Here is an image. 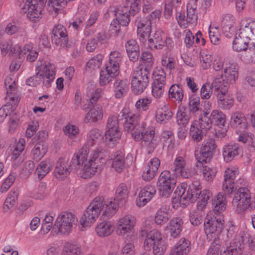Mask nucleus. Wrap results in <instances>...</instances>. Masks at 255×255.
Returning a JSON list of instances; mask_svg holds the SVG:
<instances>
[{"instance_id": "1", "label": "nucleus", "mask_w": 255, "mask_h": 255, "mask_svg": "<svg viewBox=\"0 0 255 255\" xmlns=\"http://www.w3.org/2000/svg\"><path fill=\"white\" fill-rule=\"evenodd\" d=\"M101 137V131L99 129H92L88 133L86 142L72 158V163L77 164L78 169L84 171V177L90 178L101 173L106 164V159L101 155L104 149L101 146L93 148Z\"/></svg>"}, {"instance_id": "2", "label": "nucleus", "mask_w": 255, "mask_h": 255, "mask_svg": "<svg viewBox=\"0 0 255 255\" xmlns=\"http://www.w3.org/2000/svg\"><path fill=\"white\" fill-rule=\"evenodd\" d=\"M140 119L139 115L131 112L128 107H124L119 114L120 121H124L125 130L130 133L135 140H141L142 146L147 149L148 153H151L158 144L155 128L147 126L144 122L139 124Z\"/></svg>"}, {"instance_id": "3", "label": "nucleus", "mask_w": 255, "mask_h": 255, "mask_svg": "<svg viewBox=\"0 0 255 255\" xmlns=\"http://www.w3.org/2000/svg\"><path fill=\"white\" fill-rule=\"evenodd\" d=\"M117 211V205L112 200H105L103 197H96L92 201L82 216L80 222L82 228L90 227L95 222L101 211L105 217H112Z\"/></svg>"}, {"instance_id": "4", "label": "nucleus", "mask_w": 255, "mask_h": 255, "mask_svg": "<svg viewBox=\"0 0 255 255\" xmlns=\"http://www.w3.org/2000/svg\"><path fill=\"white\" fill-rule=\"evenodd\" d=\"M117 211V205L112 200H105L103 197H96L92 201L82 216L80 222L82 228L90 227L95 222L101 211L105 217H112Z\"/></svg>"}, {"instance_id": "5", "label": "nucleus", "mask_w": 255, "mask_h": 255, "mask_svg": "<svg viewBox=\"0 0 255 255\" xmlns=\"http://www.w3.org/2000/svg\"><path fill=\"white\" fill-rule=\"evenodd\" d=\"M55 69L54 64L48 62H45L43 65L37 64L36 74L26 80V85L36 86L42 82L45 87H49L55 78Z\"/></svg>"}, {"instance_id": "6", "label": "nucleus", "mask_w": 255, "mask_h": 255, "mask_svg": "<svg viewBox=\"0 0 255 255\" xmlns=\"http://www.w3.org/2000/svg\"><path fill=\"white\" fill-rule=\"evenodd\" d=\"M122 60V55L120 52L114 51L110 53L105 68L100 72V84L101 86L109 83L118 75Z\"/></svg>"}, {"instance_id": "7", "label": "nucleus", "mask_w": 255, "mask_h": 255, "mask_svg": "<svg viewBox=\"0 0 255 255\" xmlns=\"http://www.w3.org/2000/svg\"><path fill=\"white\" fill-rule=\"evenodd\" d=\"M224 218L222 215L215 214L212 216L208 214L204 222V231L210 240L220 239L219 236L224 227Z\"/></svg>"}, {"instance_id": "8", "label": "nucleus", "mask_w": 255, "mask_h": 255, "mask_svg": "<svg viewBox=\"0 0 255 255\" xmlns=\"http://www.w3.org/2000/svg\"><path fill=\"white\" fill-rule=\"evenodd\" d=\"M149 72L140 67L135 68L131 75V88L132 92L136 95L142 93L146 88L149 83Z\"/></svg>"}, {"instance_id": "9", "label": "nucleus", "mask_w": 255, "mask_h": 255, "mask_svg": "<svg viewBox=\"0 0 255 255\" xmlns=\"http://www.w3.org/2000/svg\"><path fill=\"white\" fill-rule=\"evenodd\" d=\"M234 197L232 205L239 212H243L251 206V195L249 190L246 187H241L233 190Z\"/></svg>"}, {"instance_id": "10", "label": "nucleus", "mask_w": 255, "mask_h": 255, "mask_svg": "<svg viewBox=\"0 0 255 255\" xmlns=\"http://www.w3.org/2000/svg\"><path fill=\"white\" fill-rule=\"evenodd\" d=\"M77 222V219L74 214L69 212H62L58 215L54 227L58 228L61 233L68 235Z\"/></svg>"}, {"instance_id": "11", "label": "nucleus", "mask_w": 255, "mask_h": 255, "mask_svg": "<svg viewBox=\"0 0 255 255\" xmlns=\"http://www.w3.org/2000/svg\"><path fill=\"white\" fill-rule=\"evenodd\" d=\"M176 183V180L171 176L168 170L162 171L158 178L157 186L160 195L168 197L172 193Z\"/></svg>"}, {"instance_id": "12", "label": "nucleus", "mask_w": 255, "mask_h": 255, "mask_svg": "<svg viewBox=\"0 0 255 255\" xmlns=\"http://www.w3.org/2000/svg\"><path fill=\"white\" fill-rule=\"evenodd\" d=\"M120 122L119 117L112 115L108 118L107 130L105 133V142L107 144L114 145L120 139L122 134L119 128V123Z\"/></svg>"}, {"instance_id": "13", "label": "nucleus", "mask_w": 255, "mask_h": 255, "mask_svg": "<svg viewBox=\"0 0 255 255\" xmlns=\"http://www.w3.org/2000/svg\"><path fill=\"white\" fill-rule=\"evenodd\" d=\"M71 163V164H70L68 163V160L66 158H59L56 163L54 171L55 177L59 179H63L70 174L71 170L73 169L76 172H79L82 177L84 179H86L87 178L83 176L84 174V171L81 169H78L76 167L77 164L72 163V160Z\"/></svg>"}, {"instance_id": "14", "label": "nucleus", "mask_w": 255, "mask_h": 255, "mask_svg": "<svg viewBox=\"0 0 255 255\" xmlns=\"http://www.w3.org/2000/svg\"><path fill=\"white\" fill-rule=\"evenodd\" d=\"M171 170L175 175L183 178H190L194 174L187 163L186 156L177 155L174 160Z\"/></svg>"}, {"instance_id": "15", "label": "nucleus", "mask_w": 255, "mask_h": 255, "mask_svg": "<svg viewBox=\"0 0 255 255\" xmlns=\"http://www.w3.org/2000/svg\"><path fill=\"white\" fill-rule=\"evenodd\" d=\"M216 148L214 139L210 138L205 140L201 147L200 154L195 155L197 161L201 163H207L212 158Z\"/></svg>"}, {"instance_id": "16", "label": "nucleus", "mask_w": 255, "mask_h": 255, "mask_svg": "<svg viewBox=\"0 0 255 255\" xmlns=\"http://www.w3.org/2000/svg\"><path fill=\"white\" fill-rule=\"evenodd\" d=\"M136 223L135 218L130 215H127L121 218L117 223L116 232L119 236H125L132 232Z\"/></svg>"}, {"instance_id": "17", "label": "nucleus", "mask_w": 255, "mask_h": 255, "mask_svg": "<svg viewBox=\"0 0 255 255\" xmlns=\"http://www.w3.org/2000/svg\"><path fill=\"white\" fill-rule=\"evenodd\" d=\"M239 170L235 167L228 168L225 170L224 180L223 182V190L226 194H232L234 190L235 181L239 175Z\"/></svg>"}, {"instance_id": "18", "label": "nucleus", "mask_w": 255, "mask_h": 255, "mask_svg": "<svg viewBox=\"0 0 255 255\" xmlns=\"http://www.w3.org/2000/svg\"><path fill=\"white\" fill-rule=\"evenodd\" d=\"M131 8L127 5L119 6L117 8L111 7L110 12H113L117 20L122 26H127L130 21V15H134L135 13H131Z\"/></svg>"}, {"instance_id": "19", "label": "nucleus", "mask_w": 255, "mask_h": 255, "mask_svg": "<svg viewBox=\"0 0 255 255\" xmlns=\"http://www.w3.org/2000/svg\"><path fill=\"white\" fill-rule=\"evenodd\" d=\"M52 40L56 45L67 47L68 35L66 28L61 24L55 25L52 33Z\"/></svg>"}, {"instance_id": "20", "label": "nucleus", "mask_w": 255, "mask_h": 255, "mask_svg": "<svg viewBox=\"0 0 255 255\" xmlns=\"http://www.w3.org/2000/svg\"><path fill=\"white\" fill-rule=\"evenodd\" d=\"M243 151L242 146L238 143L231 142L223 148V156L226 162H231Z\"/></svg>"}, {"instance_id": "21", "label": "nucleus", "mask_w": 255, "mask_h": 255, "mask_svg": "<svg viewBox=\"0 0 255 255\" xmlns=\"http://www.w3.org/2000/svg\"><path fill=\"white\" fill-rule=\"evenodd\" d=\"M156 193L154 186L147 185L141 189L136 200V204L138 207L145 205Z\"/></svg>"}, {"instance_id": "22", "label": "nucleus", "mask_w": 255, "mask_h": 255, "mask_svg": "<svg viewBox=\"0 0 255 255\" xmlns=\"http://www.w3.org/2000/svg\"><path fill=\"white\" fill-rule=\"evenodd\" d=\"M244 238L242 234L236 235L235 239L220 255H239L242 250L244 249Z\"/></svg>"}, {"instance_id": "23", "label": "nucleus", "mask_w": 255, "mask_h": 255, "mask_svg": "<svg viewBox=\"0 0 255 255\" xmlns=\"http://www.w3.org/2000/svg\"><path fill=\"white\" fill-rule=\"evenodd\" d=\"M151 22L146 18L141 19L137 24V33L140 41L145 43L149 38L151 31Z\"/></svg>"}, {"instance_id": "24", "label": "nucleus", "mask_w": 255, "mask_h": 255, "mask_svg": "<svg viewBox=\"0 0 255 255\" xmlns=\"http://www.w3.org/2000/svg\"><path fill=\"white\" fill-rule=\"evenodd\" d=\"M140 236L145 238L143 246L146 251L150 250L155 242H157L162 238L161 233L156 230H151L149 232H147L146 230H142L140 233Z\"/></svg>"}, {"instance_id": "25", "label": "nucleus", "mask_w": 255, "mask_h": 255, "mask_svg": "<svg viewBox=\"0 0 255 255\" xmlns=\"http://www.w3.org/2000/svg\"><path fill=\"white\" fill-rule=\"evenodd\" d=\"M42 6L38 3L21 5V11L27 13V16L31 21H38L41 17Z\"/></svg>"}, {"instance_id": "26", "label": "nucleus", "mask_w": 255, "mask_h": 255, "mask_svg": "<svg viewBox=\"0 0 255 255\" xmlns=\"http://www.w3.org/2000/svg\"><path fill=\"white\" fill-rule=\"evenodd\" d=\"M130 188L125 183L120 184L116 188L114 199L112 200L113 203H116L117 205V209L119 205H123L126 202L128 197Z\"/></svg>"}, {"instance_id": "27", "label": "nucleus", "mask_w": 255, "mask_h": 255, "mask_svg": "<svg viewBox=\"0 0 255 255\" xmlns=\"http://www.w3.org/2000/svg\"><path fill=\"white\" fill-rule=\"evenodd\" d=\"M103 109L101 105H97L91 107L84 119L85 123H96L102 120Z\"/></svg>"}, {"instance_id": "28", "label": "nucleus", "mask_w": 255, "mask_h": 255, "mask_svg": "<svg viewBox=\"0 0 255 255\" xmlns=\"http://www.w3.org/2000/svg\"><path fill=\"white\" fill-rule=\"evenodd\" d=\"M231 125L240 131H244L248 128V123L244 114L236 112L232 114L231 117Z\"/></svg>"}, {"instance_id": "29", "label": "nucleus", "mask_w": 255, "mask_h": 255, "mask_svg": "<svg viewBox=\"0 0 255 255\" xmlns=\"http://www.w3.org/2000/svg\"><path fill=\"white\" fill-rule=\"evenodd\" d=\"M190 241L184 238H181L172 248L170 255H183L187 254L190 250Z\"/></svg>"}, {"instance_id": "30", "label": "nucleus", "mask_w": 255, "mask_h": 255, "mask_svg": "<svg viewBox=\"0 0 255 255\" xmlns=\"http://www.w3.org/2000/svg\"><path fill=\"white\" fill-rule=\"evenodd\" d=\"M174 193L177 196L178 199H179L180 201H173L174 208L175 207L174 204L176 203H178L179 202L180 203L183 202V204L185 205L188 203L189 202L192 203L194 202H192V197H191V193L189 192V189L186 191L185 185L178 186Z\"/></svg>"}, {"instance_id": "31", "label": "nucleus", "mask_w": 255, "mask_h": 255, "mask_svg": "<svg viewBox=\"0 0 255 255\" xmlns=\"http://www.w3.org/2000/svg\"><path fill=\"white\" fill-rule=\"evenodd\" d=\"M183 221L180 217H175L171 219L167 226L170 236L174 238H178L182 230Z\"/></svg>"}, {"instance_id": "32", "label": "nucleus", "mask_w": 255, "mask_h": 255, "mask_svg": "<svg viewBox=\"0 0 255 255\" xmlns=\"http://www.w3.org/2000/svg\"><path fill=\"white\" fill-rule=\"evenodd\" d=\"M128 90V82L126 80L117 79L114 83V92L117 99L123 98Z\"/></svg>"}, {"instance_id": "33", "label": "nucleus", "mask_w": 255, "mask_h": 255, "mask_svg": "<svg viewBox=\"0 0 255 255\" xmlns=\"http://www.w3.org/2000/svg\"><path fill=\"white\" fill-rule=\"evenodd\" d=\"M224 76L229 83L235 82L238 76L237 64L229 62L225 63Z\"/></svg>"}, {"instance_id": "34", "label": "nucleus", "mask_w": 255, "mask_h": 255, "mask_svg": "<svg viewBox=\"0 0 255 255\" xmlns=\"http://www.w3.org/2000/svg\"><path fill=\"white\" fill-rule=\"evenodd\" d=\"M218 104L219 107L223 110L230 109L234 104V99L233 97L226 94L225 90L222 93L217 94Z\"/></svg>"}, {"instance_id": "35", "label": "nucleus", "mask_w": 255, "mask_h": 255, "mask_svg": "<svg viewBox=\"0 0 255 255\" xmlns=\"http://www.w3.org/2000/svg\"><path fill=\"white\" fill-rule=\"evenodd\" d=\"M128 55L130 60L136 61L139 57V47L133 39L129 40L125 45Z\"/></svg>"}, {"instance_id": "36", "label": "nucleus", "mask_w": 255, "mask_h": 255, "mask_svg": "<svg viewBox=\"0 0 255 255\" xmlns=\"http://www.w3.org/2000/svg\"><path fill=\"white\" fill-rule=\"evenodd\" d=\"M114 230V225L109 221H103L98 224L95 228L96 234L101 237L110 236Z\"/></svg>"}, {"instance_id": "37", "label": "nucleus", "mask_w": 255, "mask_h": 255, "mask_svg": "<svg viewBox=\"0 0 255 255\" xmlns=\"http://www.w3.org/2000/svg\"><path fill=\"white\" fill-rule=\"evenodd\" d=\"M164 36V33L162 31H155L153 37L147 40L149 47L151 49H161L165 45V41L163 40Z\"/></svg>"}, {"instance_id": "38", "label": "nucleus", "mask_w": 255, "mask_h": 255, "mask_svg": "<svg viewBox=\"0 0 255 255\" xmlns=\"http://www.w3.org/2000/svg\"><path fill=\"white\" fill-rule=\"evenodd\" d=\"M212 204L215 214L220 215L226 209V198L223 193H219L212 200Z\"/></svg>"}, {"instance_id": "39", "label": "nucleus", "mask_w": 255, "mask_h": 255, "mask_svg": "<svg viewBox=\"0 0 255 255\" xmlns=\"http://www.w3.org/2000/svg\"><path fill=\"white\" fill-rule=\"evenodd\" d=\"M112 167L119 173H121L125 168V155L122 151H118L115 153Z\"/></svg>"}, {"instance_id": "40", "label": "nucleus", "mask_w": 255, "mask_h": 255, "mask_svg": "<svg viewBox=\"0 0 255 255\" xmlns=\"http://www.w3.org/2000/svg\"><path fill=\"white\" fill-rule=\"evenodd\" d=\"M184 97V92L180 85L173 84L168 91V97L178 103H181Z\"/></svg>"}, {"instance_id": "41", "label": "nucleus", "mask_w": 255, "mask_h": 255, "mask_svg": "<svg viewBox=\"0 0 255 255\" xmlns=\"http://www.w3.org/2000/svg\"><path fill=\"white\" fill-rule=\"evenodd\" d=\"M248 46L251 51L252 48L250 47H252V45H251V41L236 34L233 42V48L237 51H241L247 49Z\"/></svg>"}, {"instance_id": "42", "label": "nucleus", "mask_w": 255, "mask_h": 255, "mask_svg": "<svg viewBox=\"0 0 255 255\" xmlns=\"http://www.w3.org/2000/svg\"><path fill=\"white\" fill-rule=\"evenodd\" d=\"M25 144V141L24 138H20L18 142L14 146L10 147V150L12 151L11 154V159L13 161L18 160V162H21L20 156L22 151L24 150Z\"/></svg>"}, {"instance_id": "43", "label": "nucleus", "mask_w": 255, "mask_h": 255, "mask_svg": "<svg viewBox=\"0 0 255 255\" xmlns=\"http://www.w3.org/2000/svg\"><path fill=\"white\" fill-rule=\"evenodd\" d=\"M47 152V146L40 142L37 143L31 150L32 159L36 162L40 161Z\"/></svg>"}, {"instance_id": "44", "label": "nucleus", "mask_w": 255, "mask_h": 255, "mask_svg": "<svg viewBox=\"0 0 255 255\" xmlns=\"http://www.w3.org/2000/svg\"><path fill=\"white\" fill-rule=\"evenodd\" d=\"M169 207L167 206H163L158 209L155 215L154 222L159 225L164 224L169 220L168 212Z\"/></svg>"}, {"instance_id": "45", "label": "nucleus", "mask_w": 255, "mask_h": 255, "mask_svg": "<svg viewBox=\"0 0 255 255\" xmlns=\"http://www.w3.org/2000/svg\"><path fill=\"white\" fill-rule=\"evenodd\" d=\"M18 193L17 191L10 192L5 199L3 209L5 212H8L11 210L17 202Z\"/></svg>"}, {"instance_id": "46", "label": "nucleus", "mask_w": 255, "mask_h": 255, "mask_svg": "<svg viewBox=\"0 0 255 255\" xmlns=\"http://www.w3.org/2000/svg\"><path fill=\"white\" fill-rule=\"evenodd\" d=\"M209 117L212 125H217L220 128L224 126L226 122V116L222 111L214 110L211 112Z\"/></svg>"}, {"instance_id": "47", "label": "nucleus", "mask_w": 255, "mask_h": 255, "mask_svg": "<svg viewBox=\"0 0 255 255\" xmlns=\"http://www.w3.org/2000/svg\"><path fill=\"white\" fill-rule=\"evenodd\" d=\"M238 141L243 143H247L249 150L253 152L255 151V141L254 135L251 132H243L240 134L238 138Z\"/></svg>"}, {"instance_id": "48", "label": "nucleus", "mask_w": 255, "mask_h": 255, "mask_svg": "<svg viewBox=\"0 0 255 255\" xmlns=\"http://www.w3.org/2000/svg\"><path fill=\"white\" fill-rule=\"evenodd\" d=\"M248 18L243 19L241 22V27L239 30L237 34L240 35L242 38L247 39L252 42V35L253 33L250 29Z\"/></svg>"}, {"instance_id": "49", "label": "nucleus", "mask_w": 255, "mask_h": 255, "mask_svg": "<svg viewBox=\"0 0 255 255\" xmlns=\"http://www.w3.org/2000/svg\"><path fill=\"white\" fill-rule=\"evenodd\" d=\"M52 164L49 159L41 161L36 169L39 179H42L51 170Z\"/></svg>"}, {"instance_id": "50", "label": "nucleus", "mask_w": 255, "mask_h": 255, "mask_svg": "<svg viewBox=\"0 0 255 255\" xmlns=\"http://www.w3.org/2000/svg\"><path fill=\"white\" fill-rule=\"evenodd\" d=\"M188 189L191 193V197H192V202H195L201 193V186L200 180L196 178H193Z\"/></svg>"}, {"instance_id": "51", "label": "nucleus", "mask_w": 255, "mask_h": 255, "mask_svg": "<svg viewBox=\"0 0 255 255\" xmlns=\"http://www.w3.org/2000/svg\"><path fill=\"white\" fill-rule=\"evenodd\" d=\"M5 105L11 107V110H14L17 106L20 98L19 95L16 91L6 92V96L5 98Z\"/></svg>"}, {"instance_id": "52", "label": "nucleus", "mask_w": 255, "mask_h": 255, "mask_svg": "<svg viewBox=\"0 0 255 255\" xmlns=\"http://www.w3.org/2000/svg\"><path fill=\"white\" fill-rule=\"evenodd\" d=\"M212 195V193L208 190L201 191V193L198 197L199 199L197 204V208L198 210L202 211L205 209L208 203V201Z\"/></svg>"}, {"instance_id": "53", "label": "nucleus", "mask_w": 255, "mask_h": 255, "mask_svg": "<svg viewBox=\"0 0 255 255\" xmlns=\"http://www.w3.org/2000/svg\"><path fill=\"white\" fill-rule=\"evenodd\" d=\"M209 113L206 111L203 113L202 115L200 114L198 121V127L204 130L206 132L212 127V124L211 123L210 117L208 116Z\"/></svg>"}, {"instance_id": "54", "label": "nucleus", "mask_w": 255, "mask_h": 255, "mask_svg": "<svg viewBox=\"0 0 255 255\" xmlns=\"http://www.w3.org/2000/svg\"><path fill=\"white\" fill-rule=\"evenodd\" d=\"M63 130L67 138L72 140H74L77 137L79 133L78 127L69 123L64 127Z\"/></svg>"}, {"instance_id": "55", "label": "nucleus", "mask_w": 255, "mask_h": 255, "mask_svg": "<svg viewBox=\"0 0 255 255\" xmlns=\"http://www.w3.org/2000/svg\"><path fill=\"white\" fill-rule=\"evenodd\" d=\"M165 89V83L159 82L152 83V95L156 99H160L163 95Z\"/></svg>"}, {"instance_id": "56", "label": "nucleus", "mask_w": 255, "mask_h": 255, "mask_svg": "<svg viewBox=\"0 0 255 255\" xmlns=\"http://www.w3.org/2000/svg\"><path fill=\"white\" fill-rule=\"evenodd\" d=\"M228 82H225V80L223 79V74H222L220 77L215 78L211 85L213 86V88L215 90L219 91L218 93H222L224 90H225V92H226L228 86Z\"/></svg>"}, {"instance_id": "57", "label": "nucleus", "mask_w": 255, "mask_h": 255, "mask_svg": "<svg viewBox=\"0 0 255 255\" xmlns=\"http://www.w3.org/2000/svg\"><path fill=\"white\" fill-rule=\"evenodd\" d=\"M209 36L211 43L213 44L217 45L220 43L221 35L217 27L210 26Z\"/></svg>"}, {"instance_id": "58", "label": "nucleus", "mask_w": 255, "mask_h": 255, "mask_svg": "<svg viewBox=\"0 0 255 255\" xmlns=\"http://www.w3.org/2000/svg\"><path fill=\"white\" fill-rule=\"evenodd\" d=\"M154 255H163L167 250V244L162 238L152 246Z\"/></svg>"}, {"instance_id": "59", "label": "nucleus", "mask_w": 255, "mask_h": 255, "mask_svg": "<svg viewBox=\"0 0 255 255\" xmlns=\"http://www.w3.org/2000/svg\"><path fill=\"white\" fill-rule=\"evenodd\" d=\"M141 59L144 64V67H142L141 68L143 69H146L147 72H149L153 63L152 54L149 52H144L142 53Z\"/></svg>"}, {"instance_id": "60", "label": "nucleus", "mask_w": 255, "mask_h": 255, "mask_svg": "<svg viewBox=\"0 0 255 255\" xmlns=\"http://www.w3.org/2000/svg\"><path fill=\"white\" fill-rule=\"evenodd\" d=\"M190 118L189 113L186 111H179L176 114L177 123L181 127H186Z\"/></svg>"}, {"instance_id": "61", "label": "nucleus", "mask_w": 255, "mask_h": 255, "mask_svg": "<svg viewBox=\"0 0 255 255\" xmlns=\"http://www.w3.org/2000/svg\"><path fill=\"white\" fill-rule=\"evenodd\" d=\"M153 82L166 83V74L164 69L160 67L155 68L153 72Z\"/></svg>"}, {"instance_id": "62", "label": "nucleus", "mask_w": 255, "mask_h": 255, "mask_svg": "<svg viewBox=\"0 0 255 255\" xmlns=\"http://www.w3.org/2000/svg\"><path fill=\"white\" fill-rule=\"evenodd\" d=\"M206 132L199 127H195L192 126L190 128V134L193 140L196 142H199L202 139L204 136L205 135Z\"/></svg>"}, {"instance_id": "63", "label": "nucleus", "mask_w": 255, "mask_h": 255, "mask_svg": "<svg viewBox=\"0 0 255 255\" xmlns=\"http://www.w3.org/2000/svg\"><path fill=\"white\" fill-rule=\"evenodd\" d=\"M80 247L76 244H67L62 255H79L81 254Z\"/></svg>"}, {"instance_id": "64", "label": "nucleus", "mask_w": 255, "mask_h": 255, "mask_svg": "<svg viewBox=\"0 0 255 255\" xmlns=\"http://www.w3.org/2000/svg\"><path fill=\"white\" fill-rule=\"evenodd\" d=\"M161 64L163 66L167 69L172 70L175 68V60L170 55L166 53L162 57Z\"/></svg>"}]
</instances>
